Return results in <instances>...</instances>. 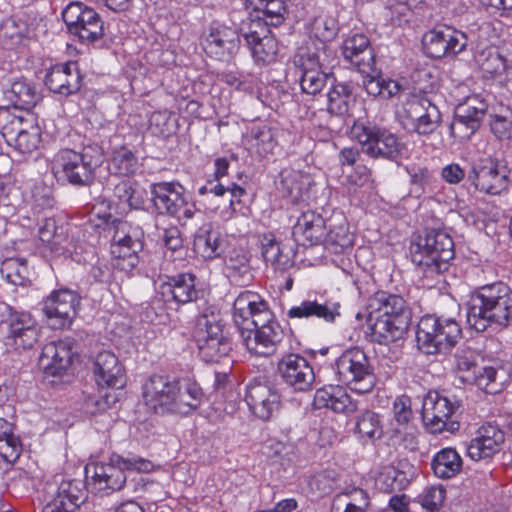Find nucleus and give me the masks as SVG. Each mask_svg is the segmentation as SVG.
<instances>
[{
    "mask_svg": "<svg viewBox=\"0 0 512 512\" xmlns=\"http://www.w3.org/2000/svg\"><path fill=\"white\" fill-rule=\"evenodd\" d=\"M144 404L159 415H188L202 403L203 391L191 379L153 374L143 384Z\"/></svg>",
    "mask_w": 512,
    "mask_h": 512,
    "instance_id": "f257e3e1",
    "label": "nucleus"
},
{
    "mask_svg": "<svg viewBox=\"0 0 512 512\" xmlns=\"http://www.w3.org/2000/svg\"><path fill=\"white\" fill-rule=\"evenodd\" d=\"M512 321V289L504 282L486 284L471 293L466 322L477 332L489 326L506 327Z\"/></svg>",
    "mask_w": 512,
    "mask_h": 512,
    "instance_id": "f03ea898",
    "label": "nucleus"
},
{
    "mask_svg": "<svg viewBox=\"0 0 512 512\" xmlns=\"http://www.w3.org/2000/svg\"><path fill=\"white\" fill-rule=\"evenodd\" d=\"M342 55L346 61L363 74V84L369 95L390 99L401 91L402 86L398 81L385 79L378 75L375 55L370 47L369 39L364 34L357 33L348 36L343 41Z\"/></svg>",
    "mask_w": 512,
    "mask_h": 512,
    "instance_id": "7ed1b4c3",
    "label": "nucleus"
},
{
    "mask_svg": "<svg viewBox=\"0 0 512 512\" xmlns=\"http://www.w3.org/2000/svg\"><path fill=\"white\" fill-rule=\"evenodd\" d=\"M410 254L423 277L434 279L448 269L454 258V243L446 232L431 230L411 243Z\"/></svg>",
    "mask_w": 512,
    "mask_h": 512,
    "instance_id": "20e7f679",
    "label": "nucleus"
},
{
    "mask_svg": "<svg viewBox=\"0 0 512 512\" xmlns=\"http://www.w3.org/2000/svg\"><path fill=\"white\" fill-rule=\"evenodd\" d=\"M93 468L92 479L95 489L108 493L123 488L127 481L126 472L148 473L154 469V465L150 460L139 456L125 458L112 454L107 462L96 463Z\"/></svg>",
    "mask_w": 512,
    "mask_h": 512,
    "instance_id": "39448f33",
    "label": "nucleus"
},
{
    "mask_svg": "<svg viewBox=\"0 0 512 512\" xmlns=\"http://www.w3.org/2000/svg\"><path fill=\"white\" fill-rule=\"evenodd\" d=\"M461 337V328L453 318L423 316L417 326L418 347L425 354L449 351Z\"/></svg>",
    "mask_w": 512,
    "mask_h": 512,
    "instance_id": "423d86ee",
    "label": "nucleus"
},
{
    "mask_svg": "<svg viewBox=\"0 0 512 512\" xmlns=\"http://www.w3.org/2000/svg\"><path fill=\"white\" fill-rule=\"evenodd\" d=\"M101 161L99 155L93 156L68 148L61 149L51 161V171L58 181L74 186H86L92 182Z\"/></svg>",
    "mask_w": 512,
    "mask_h": 512,
    "instance_id": "0eeeda50",
    "label": "nucleus"
},
{
    "mask_svg": "<svg viewBox=\"0 0 512 512\" xmlns=\"http://www.w3.org/2000/svg\"><path fill=\"white\" fill-rule=\"evenodd\" d=\"M335 373L342 384L359 394L370 392L376 383L370 360L359 347L341 353L335 361Z\"/></svg>",
    "mask_w": 512,
    "mask_h": 512,
    "instance_id": "6e6552de",
    "label": "nucleus"
},
{
    "mask_svg": "<svg viewBox=\"0 0 512 512\" xmlns=\"http://www.w3.org/2000/svg\"><path fill=\"white\" fill-rule=\"evenodd\" d=\"M113 228L110 249L114 266L130 273L139 263V253L144 247V231L139 225L123 220L114 221Z\"/></svg>",
    "mask_w": 512,
    "mask_h": 512,
    "instance_id": "1a4fd4ad",
    "label": "nucleus"
},
{
    "mask_svg": "<svg viewBox=\"0 0 512 512\" xmlns=\"http://www.w3.org/2000/svg\"><path fill=\"white\" fill-rule=\"evenodd\" d=\"M350 136L373 158L395 159L401 151L402 145L395 134L368 121H355Z\"/></svg>",
    "mask_w": 512,
    "mask_h": 512,
    "instance_id": "9d476101",
    "label": "nucleus"
},
{
    "mask_svg": "<svg viewBox=\"0 0 512 512\" xmlns=\"http://www.w3.org/2000/svg\"><path fill=\"white\" fill-rule=\"evenodd\" d=\"M150 193L156 210L162 215L189 220L197 211L190 194L177 181L153 183Z\"/></svg>",
    "mask_w": 512,
    "mask_h": 512,
    "instance_id": "9b49d317",
    "label": "nucleus"
},
{
    "mask_svg": "<svg viewBox=\"0 0 512 512\" xmlns=\"http://www.w3.org/2000/svg\"><path fill=\"white\" fill-rule=\"evenodd\" d=\"M397 115L405 129L422 136L432 134L441 122L438 107L428 98L418 95L409 97L397 111Z\"/></svg>",
    "mask_w": 512,
    "mask_h": 512,
    "instance_id": "f8f14e48",
    "label": "nucleus"
},
{
    "mask_svg": "<svg viewBox=\"0 0 512 512\" xmlns=\"http://www.w3.org/2000/svg\"><path fill=\"white\" fill-rule=\"evenodd\" d=\"M241 343L251 354L259 357L273 355L281 343L284 331L273 313L265 320H259L252 327L238 331Z\"/></svg>",
    "mask_w": 512,
    "mask_h": 512,
    "instance_id": "ddd939ff",
    "label": "nucleus"
},
{
    "mask_svg": "<svg viewBox=\"0 0 512 512\" xmlns=\"http://www.w3.org/2000/svg\"><path fill=\"white\" fill-rule=\"evenodd\" d=\"M7 316L2 319L4 344L8 350L21 351L34 347L38 342L40 328L31 313L17 311L7 306Z\"/></svg>",
    "mask_w": 512,
    "mask_h": 512,
    "instance_id": "4468645a",
    "label": "nucleus"
},
{
    "mask_svg": "<svg viewBox=\"0 0 512 512\" xmlns=\"http://www.w3.org/2000/svg\"><path fill=\"white\" fill-rule=\"evenodd\" d=\"M61 15L68 32L82 43H93L104 35V22L101 16L83 2H70Z\"/></svg>",
    "mask_w": 512,
    "mask_h": 512,
    "instance_id": "2eb2a0df",
    "label": "nucleus"
},
{
    "mask_svg": "<svg viewBox=\"0 0 512 512\" xmlns=\"http://www.w3.org/2000/svg\"><path fill=\"white\" fill-rule=\"evenodd\" d=\"M458 408V401H452L437 392H429L423 400V422L431 433H454L460 426L458 421L452 419Z\"/></svg>",
    "mask_w": 512,
    "mask_h": 512,
    "instance_id": "dca6fc26",
    "label": "nucleus"
},
{
    "mask_svg": "<svg viewBox=\"0 0 512 512\" xmlns=\"http://www.w3.org/2000/svg\"><path fill=\"white\" fill-rule=\"evenodd\" d=\"M327 57L323 46L315 50L309 46L298 50L295 62L301 70L300 87L303 93L316 95L327 85L329 75L322 70Z\"/></svg>",
    "mask_w": 512,
    "mask_h": 512,
    "instance_id": "f3484780",
    "label": "nucleus"
},
{
    "mask_svg": "<svg viewBox=\"0 0 512 512\" xmlns=\"http://www.w3.org/2000/svg\"><path fill=\"white\" fill-rule=\"evenodd\" d=\"M240 34L256 63L265 65L276 60L277 40L262 20L248 19V21H242Z\"/></svg>",
    "mask_w": 512,
    "mask_h": 512,
    "instance_id": "a211bd4d",
    "label": "nucleus"
},
{
    "mask_svg": "<svg viewBox=\"0 0 512 512\" xmlns=\"http://www.w3.org/2000/svg\"><path fill=\"white\" fill-rule=\"evenodd\" d=\"M422 46L428 57L440 59L464 51L467 47V38L465 32L452 26L442 25L423 35Z\"/></svg>",
    "mask_w": 512,
    "mask_h": 512,
    "instance_id": "6ab92c4d",
    "label": "nucleus"
},
{
    "mask_svg": "<svg viewBox=\"0 0 512 512\" xmlns=\"http://www.w3.org/2000/svg\"><path fill=\"white\" fill-rule=\"evenodd\" d=\"M79 306V295L73 290L62 288L52 291L43 300L42 310L52 328L63 329L72 324Z\"/></svg>",
    "mask_w": 512,
    "mask_h": 512,
    "instance_id": "aec40b11",
    "label": "nucleus"
},
{
    "mask_svg": "<svg viewBox=\"0 0 512 512\" xmlns=\"http://www.w3.org/2000/svg\"><path fill=\"white\" fill-rule=\"evenodd\" d=\"M245 402L250 412L263 421L274 418L281 408L279 391L269 382L259 378L247 384Z\"/></svg>",
    "mask_w": 512,
    "mask_h": 512,
    "instance_id": "412c9836",
    "label": "nucleus"
},
{
    "mask_svg": "<svg viewBox=\"0 0 512 512\" xmlns=\"http://www.w3.org/2000/svg\"><path fill=\"white\" fill-rule=\"evenodd\" d=\"M468 178L477 190L490 195H499L509 186L508 168L490 157L475 163Z\"/></svg>",
    "mask_w": 512,
    "mask_h": 512,
    "instance_id": "4be33fe9",
    "label": "nucleus"
},
{
    "mask_svg": "<svg viewBox=\"0 0 512 512\" xmlns=\"http://www.w3.org/2000/svg\"><path fill=\"white\" fill-rule=\"evenodd\" d=\"M49 500L42 512H77L85 500L84 484L80 480H55L48 485Z\"/></svg>",
    "mask_w": 512,
    "mask_h": 512,
    "instance_id": "5701e85b",
    "label": "nucleus"
},
{
    "mask_svg": "<svg viewBox=\"0 0 512 512\" xmlns=\"http://www.w3.org/2000/svg\"><path fill=\"white\" fill-rule=\"evenodd\" d=\"M271 310L268 303L256 292L241 291L233 301L231 317L236 329L239 331L252 327L259 320L270 317Z\"/></svg>",
    "mask_w": 512,
    "mask_h": 512,
    "instance_id": "b1692460",
    "label": "nucleus"
},
{
    "mask_svg": "<svg viewBox=\"0 0 512 512\" xmlns=\"http://www.w3.org/2000/svg\"><path fill=\"white\" fill-rule=\"evenodd\" d=\"M505 444V433L499 426L485 423L466 445V455L473 461H489Z\"/></svg>",
    "mask_w": 512,
    "mask_h": 512,
    "instance_id": "393cba45",
    "label": "nucleus"
},
{
    "mask_svg": "<svg viewBox=\"0 0 512 512\" xmlns=\"http://www.w3.org/2000/svg\"><path fill=\"white\" fill-rule=\"evenodd\" d=\"M199 326H204L196 334L200 357L207 363L218 362L231 350L230 342L223 336L219 324L204 319V323L199 322Z\"/></svg>",
    "mask_w": 512,
    "mask_h": 512,
    "instance_id": "a878e982",
    "label": "nucleus"
},
{
    "mask_svg": "<svg viewBox=\"0 0 512 512\" xmlns=\"http://www.w3.org/2000/svg\"><path fill=\"white\" fill-rule=\"evenodd\" d=\"M278 370L283 381L295 391H307L315 380L313 368L299 354H289L281 359Z\"/></svg>",
    "mask_w": 512,
    "mask_h": 512,
    "instance_id": "bb28decb",
    "label": "nucleus"
},
{
    "mask_svg": "<svg viewBox=\"0 0 512 512\" xmlns=\"http://www.w3.org/2000/svg\"><path fill=\"white\" fill-rule=\"evenodd\" d=\"M239 42V34L235 29L213 24L205 35L202 45L207 55L218 60H224L237 51Z\"/></svg>",
    "mask_w": 512,
    "mask_h": 512,
    "instance_id": "cd10ccee",
    "label": "nucleus"
},
{
    "mask_svg": "<svg viewBox=\"0 0 512 512\" xmlns=\"http://www.w3.org/2000/svg\"><path fill=\"white\" fill-rule=\"evenodd\" d=\"M74 340L65 338L45 344L39 357L40 367L49 375H60L72 362Z\"/></svg>",
    "mask_w": 512,
    "mask_h": 512,
    "instance_id": "c85d7f7f",
    "label": "nucleus"
},
{
    "mask_svg": "<svg viewBox=\"0 0 512 512\" xmlns=\"http://www.w3.org/2000/svg\"><path fill=\"white\" fill-rule=\"evenodd\" d=\"M94 377L101 388L122 389L126 384L124 367L111 351L97 354L93 366Z\"/></svg>",
    "mask_w": 512,
    "mask_h": 512,
    "instance_id": "c756f323",
    "label": "nucleus"
},
{
    "mask_svg": "<svg viewBox=\"0 0 512 512\" xmlns=\"http://www.w3.org/2000/svg\"><path fill=\"white\" fill-rule=\"evenodd\" d=\"M81 80L78 65L72 61L54 65L45 76V84L48 89L65 97L80 90Z\"/></svg>",
    "mask_w": 512,
    "mask_h": 512,
    "instance_id": "7c9ffc66",
    "label": "nucleus"
},
{
    "mask_svg": "<svg viewBox=\"0 0 512 512\" xmlns=\"http://www.w3.org/2000/svg\"><path fill=\"white\" fill-rule=\"evenodd\" d=\"M164 302L176 304L190 303L197 298L195 276L189 273L167 277L156 288Z\"/></svg>",
    "mask_w": 512,
    "mask_h": 512,
    "instance_id": "2f4dec72",
    "label": "nucleus"
},
{
    "mask_svg": "<svg viewBox=\"0 0 512 512\" xmlns=\"http://www.w3.org/2000/svg\"><path fill=\"white\" fill-rule=\"evenodd\" d=\"M326 222L315 211H305L297 219L293 227V237L302 246L321 244L324 239Z\"/></svg>",
    "mask_w": 512,
    "mask_h": 512,
    "instance_id": "473e14b6",
    "label": "nucleus"
},
{
    "mask_svg": "<svg viewBox=\"0 0 512 512\" xmlns=\"http://www.w3.org/2000/svg\"><path fill=\"white\" fill-rule=\"evenodd\" d=\"M369 314L381 316V318H392L410 323L411 311L405 300L394 294L384 291L377 292L369 301Z\"/></svg>",
    "mask_w": 512,
    "mask_h": 512,
    "instance_id": "72a5a7b5",
    "label": "nucleus"
},
{
    "mask_svg": "<svg viewBox=\"0 0 512 512\" xmlns=\"http://www.w3.org/2000/svg\"><path fill=\"white\" fill-rule=\"evenodd\" d=\"M313 403L317 409H330L335 413L349 414L357 410V402L338 385L317 389Z\"/></svg>",
    "mask_w": 512,
    "mask_h": 512,
    "instance_id": "f704fd0d",
    "label": "nucleus"
},
{
    "mask_svg": "<svg viewBox=\"0 0 512 512\" xmlns=\"http://www.w3.org/2000/svg\"><path fill=\"white\" fill-rule=\"evenodd\" d=\"M340 316V305L338 302L325 301L320 303L317 300H303L287 311L290 319H307L316 317L327 323H333Z\"/></svg>",
    "mask_w": 512,
    "mask_h": 512,
    "instance_id": "c9c22d12",
    "label": "nucleus"
},
{
    "mask_svg": "<svg viewBox=\"0 0 512 512\" xmlns=\"http://www.w3.org/2000/svg\"><path fill=\"white\" fill-rule=\"evenodd\" d=\"M410 323L392 318L368 314L367 326L371 340L379 344H387L403 338Z\"/></svg>",
    "mask_w": 512,
    "mask_h": 512,
    "instance_id": "e433bc0d",
    "label": "nucleus"
},
{
    "mask_svg": "<svg viewBox=\"0 0 512 512\" xmlns=\"http://www.w3.org/2000/svg\"><path fill=\"white\" fill-rule=\"evenodd\" d=\"M224 273L237 285H246L252 280L248 254L241 248H232L223 257Z\"/></svg>",
    "mask_w": 512,
    "mask_h": 512,
    "instance_id": "4c0bfd02",
    "label": "nucleus"
},
{
    "mask_svg": "<svg viewBox=\"0 0 512 512\" xmlns=\"http://www.w3.org/2000/svg\"><path fill=\"white\" fill-rule=\"evenodd\" d=\"M474 60L484 73L489 74L499 81L507 80L512 76V65L493 46L485 50H478L474 53Z\"/></svg>",
    "mask_w": 512,
    "mask_h": 512,
    "instance_id": "58836bf2",
    "label": "nucleus"
},
{
    "mask_svg": "<svg viewBox=\"0 0 512 512\" xmlns=\"http://www.w3.org/2000/svg\"><path fill=\"white\" fill-rule=\"evenodd\" d=\"M222 243L220 232L211 224H204L196 231L193 245L199 256L205 260H212L221 256Z\"/></svg>",
    "mask_w": 512,
    "mask_h": 512,
    "instance_id": "ea45409f",
    "label": "nucleus"
},
{
    "mask_svg": "<svg viewBox=\"0 0 512 512\" xmlns=\"http://www.w3.org/2000/svg\"><path fill=\"white\" fill-rule=\"evenodd\" d=\"M310 40L304 47L309 46L312 50L323 46L327 54L326 42L332 40L338 32V24L334 17L327 14H320L315 17L308 26Z\"/></svg>",
    "mask_w": 512,
    "mask_h": 512,
    "instance_id": "a19ab883",
    "label": "nucleus"
},
{
    "mask_svg": "<svg viewBox=\"0 0 512 512\" xmlns=\"http://www.w3.org/2000/svg\"><path fill=\"white\" fill-rule=\"evenodd\" d=\"M393 430L395 435L411 434L414 430L412 400L407 395L397 396L393 401Z\"/></svg>",
    "mask_w": 512,
    "mask_h": 512,
    "instance_id": "79ce46f5",
    "label": "nucleus"
},
{
    "mask_svg": "<svg viewBox=\"0 0 512 512\" xmlns=\"http://www.w3.org/2000/svg\"><path fill=\"white\" fill-rule=\"evenodd\" d=\"M22 452V443L13 432V425L0 417V463L13 464Z\"/></svg>",
    "mask_w": 512,
    "mask_h": 512,
    "instance_id": "37998d69",
    "label": "nucleus"
},
{
    "mask_svg": "<svg viewBox=\"0 0 512 512\" xmlns=\"http://www.w3.org/2000/svg\"><path fill=\"white\" fill-rule=\"evenodd\" d=\"M462 458L453 448H444L433 457L431 467L438 478L450 479L460 473Z\"/></svg>",
    "mask_w": 512,
    "mask_h": 512,
    "instance_id": "c03bdc74",
    "label": "nucleus"
},
{
    "mask_svg": "<svg viewBox=\"0 0 512 512\" xmlns=\"http://www.w3.org/2000/svg\"><path fill=\"white\" fill-rule=\"evenodd\" d=\"M321 244L335 254L344 253L352 246L353 235L349 232L344 218H341L336 224H330L329 231H324V239Z\"/></svg>",
    "mask_w": 512,
    "mask_h": 512,
    "instance_id": "a18cd8bd",
    "label": "nucleus"
},
{
    "mask_svg": "<svg viewBox=\"0 0 512 512\" xmlns=\"http://www.w3.org/2000/svg\"><path fill=\"white\" fill-rule=\"evenodd\" d=\"M286 0H246V5L252 10L262 13V17L256 19L262 20L269 26H278L284 20L286 13Z\"/></svg>",
    "mask_w": 512,
    "mask_h": 512,
    "instance_id": "49530a36",
    "label": "nucleus"
},
{
    "mask_svg": "<svg viewBox=\"0 0 512 512\" xmlns=\"http://www.w3.org/2000/svg\"><path fill=\"white\" fill-rule=\"evenodd\" d=\"M281 175V186L287 196L294 202L304 200L311 184L310 175L297 170H285Z\"/></svg>",
    "mask_w": 512,
    "mask_h": 512,
    "instance_id": "de8ad7c7",
    "label": "nucleus"
},
{
    "mask_svg": "<svg viewBox=\"0 0 512 512\" xmlns=\"http://www.w3.org/2000/svg\"><path fill=\"white\" fill-rule=\"evenodd\" d=\"M354 102L355 98L348 84L336 83L327 94V110L329 113L337 116L348 114Z\"/></svg>",
    "mask_w": 512,
    "mask_h": 512,
    "instance_id": "09e8293b",
    "label": "nucleus"
},
{
    "mask_svg": "<svg viewBox=\"0 0 512 512\" xmlns=\"http://www.w3.org/2000/svg\"><path fill=\"white\" fill-rule=\"evenodd\" d=\"M32 121V119L23 116L22 110L19 111V109L5 106L0 107V133L7 143H11V140L17 133H19L27 123H31Z\"/></svg>",
    "mask_w": 512,
    "mask_h": 512,
    "instance_id": "8fccbe9b",
    "label": "nucleus"
},
{
    "mask_svg": "<svg viewBox=\"0 0 512 512\" xmlns=\"http://www.w3.org/2000/svg\"><path fill=\"white\" fill-rule=\"evenodd\" d=\"M62 227H58L56 220L52 217L46 218L39 226V239L48 246L55 255H65L71 252L62 245Z\"/></svg>",
    "mask_w": 512,
    "mask_h": 512,
    "instance_id": "3c124183",
    "label": "nucleus"
},
{
    "mask_svg": "<svg viewBox=\"0 0 512 512\" xmlns=\"http://www.w3.org/2000/svg\"><path fill=\"white\" fill-rule=\"evenodd\" d=\"M6 98L15 109L28 110L37 100L35 88L22 80L14 81L9 90L5 92Z\"/></svg>",
    "mask_w": 512,
    "mask_h": 512,
    "instance_id": "603ef678",
    "label": "nucleus"
},
{
    "mask_svg": "<svg viewBox=\"0 0 512 512\" xmlns=\"http://www.w3.org/2000/svg\"><path fill=\"white\" fill-rule=\"evenodd\" d=\"M137 168L138 160L136 156L126 147L115 149L108 162L109 172L117 176H131L136 172Z\"/></svg>",
    "mask_w": 512,
    "mask_h": 512,
    "instance_id": "864d4df0",
    "label": "nucleus"
},
{
    "mask_svg": "<svg viewBox=\"0 0 512 512\" xmlns=\"http://www.w3.org/2000/svg\"><path fill=\"white\" fill-rule=\"evenodd\" d=\"M114 195L129 208L140 209L146 199V191L136 182L123 180L115 185Z\"/></svg>",
    "mask_w": 512,
    "mask_h": 512,
    "instance_id": "5fc2aeb1",
    "label": "nucleus"
},
{
    "mask_svg": "<svg viewBox=\"0 0 512 512\" xmlns=\"http://www.w3.org/2000/svg\"><path fill=\"white\" fill-rule=\"evenodd\" d=\"M248 144L259 156L265 157L274 153L277 141L271 128L262 125L251 129Z\"/></svg>",
    "mask_w": 512,
    "mask_h": 512,
    "instance_id": "6e6d98bb",
    "label": "nucleus"
},
{
    "mask_svg": "<svg viewBox=\"0 0 512 512\" xmlns=\"http://www.w3.org/2000/svg\"><path fill=\"white\" fill-rule=\"evenodd\" d=\"M480 121L481 119L477 116L467 113L461 115L456 109L454 120L450 125V133L461 142L467 141L480 127Z\"/></svg>",
    "mask_w": 512,
    "mask_h": 512,
    "instance_id": "4d7b16f0",
    "label": "nucleus"
},
{
    "mask_svg": "<svg viewBox=\"0 0 512 512\" xmlns=\"http://www.w3.org/2000/svg\"><path fill=\"white\" fill-rule=\"evenodd\" d=\"M406 484L405 473L393 466L384 467L375 479L376 487L386 493L402 490L406 487Z\"/></svg>",
    "mask_w": 512,
    "mask_h": 512,
    "instance_id": "13d9d810",
    "label": "nucleus"
},
{
    "mask_svg": "<svg viewBox=\"0 0 512 512\" xmlns=\"http://www.w3.org/2000/svg\"><path fill=\"white\" fill-rule=\"evenodd\" d=\"M40 139V128L32 121L27 123L9 144L13 145L20 153L26 154L37 149Z\"/></svg>",
    "mask_w": 512,
    "mask_h": 512,
    "instance_id": "bf43d9fd",
    "label": "nucleus"
},
{
    "mask_svg": "<svg viewBox=\"0 0 512 512\" xmlns=\"http://www.w3.org/2000/svg\"><path fill=\"white\" fill-rule=\"evenodd\" d=\"M479 367L472 350H462L455 355V373L461 383L469 384L471 381H475L474 374Z\"/></svg>",
    "mask_w": 512,
    "mask_h": 512,
    "instance_id": "052dcab7",
    "label": "nucleus"
},
{
    "mask_svg": "<svg viewBox=\"0 0 512 512\" xmlns=\"http://www.w3.org/2000/svg\"><path fill=\"white\" fill-rule=\"evenodd\" d=\"M466 34L467 46H472L473 54L478 50H485L493 47L490 38L493 35V28L489 22H482L476 27H471Z\"/></svg>",
    "mask_w": 512,
    "mask_h": 512,
    "instance_id": "680f3d73",
    "label": "nucleus"
},
{
    "mask_svg": "<svg viewBox=\"0 0 512 512\" xmlns=\"http://www.w3.org/2000/svg\"><path fill=\"white\" fill-rule=\"evenodd\" d=\"M2 273L7 281L16 286H24L29 282L27 263L23 259H9L3 263Z\"/></svg>",
    "mask_w": 512,
    "mask_h": 512,
    "instance_id": "e2e57ef3",
    "label": "nucleus"
},
{
    "mask_svg": "<svg viewBox=\"0 0 512 512\" xmlns=\"http://www.w3.org/2000/svg\"><path fill=\"white\" fill-rule=\"evenodd\" d=\"M474 375L475 381H471L468 385H475L490 394H496L501 391V382H498V372L494 367H479Z\"/></svg>",
    "mask_w": 512,
    "mask_h": 512,
    "instance_id": "0e129e2a",
    "label": "nucleus"
},
{
    "mask_svg": "<svg viewBox=\"0 0 512 512\" xmlns=\"http://www.w3.org/2000/svg\"><path fill=\"white\" fill-rule=\"evenodd\" d=\"M356 428L359 434L369 439L380 438L382 435L380 416L372 411H365L358 418Z\"/></svg>",
    "mask_w": 512,
    "mask_h": 512,
    "instance_id": "69168bd1",
    "label": "nucleus"
},
{
    "mask_svg": "<svg viewBox=\"0 0 512 512\" xmlns=\"http://www.w3.org/2000/svg\"><path fill=\"white\" fill-rule=\"evenodd\" d=\"M222 81L235 90L252 93L258 88L259 80L251 73L227 72L222 75Z\"/></svg>",
    "mask_w": 512,
    "mask_h": 512,
    "instance_id": "338daca9",
    "label": "nucleus"
},
{
    "mask_svg": "<svg viewBox=\"0 0 512 512\" xmlns=\"http://www.w3.org/2000/svg\"><path fill=\"white\" fill-rule=\"evenodd\" d=\"M490 128L492 133L500 140L508 139L512 132V113L504 109L501 114L490 115Z\"/></svg>",
    "mask_w": 512,
    "mask_h": 512,
    "instance_id": "774afa93",
    "label": "nucleus"
}]
</instances>
